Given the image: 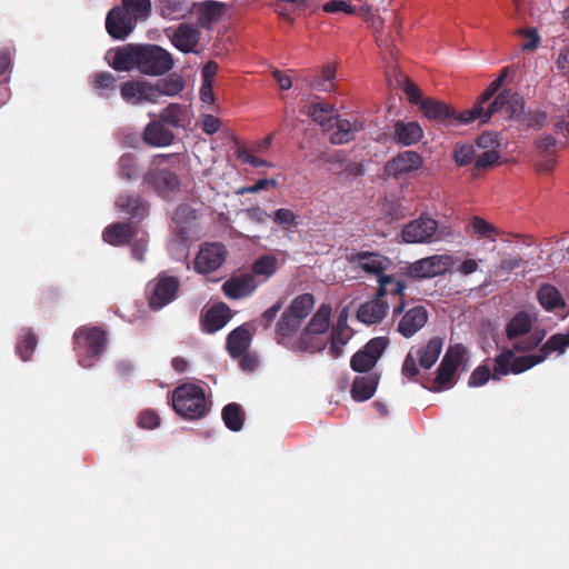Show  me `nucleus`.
Wrapping results in <instances>:
<instances>
[{
    "label": "nucleus",
    "mask_w": 569,
    "mask_h": 569,
    "mask_svg": "<svg viewBox=\"0 0 569 569\" xmlns=\"http://www.w3.org/2000/svg\"><path fill=\"white\" fill-rule=\"evenodd\" d=\"M538 317L527 310L517 311L505 326L506 338L515 351L526 353L536 350L546 338L543 328L535 327Z\"/></svg>",
    "instance_id": "obj_1"
},
{
    "label": "nucleus",
    "mask_w": 569,
    "mask_h": 569,
    "mask_svg": "<svg viewBox=\"0 0 569 569\" xmlns=\"http://www.w3.org/2000/svg\"><path fill=\"white\" fill-rule=\"evenodd\" d=\"M171 403L174 412L186 420L204 418L211 408L202 387L194 383H182L171 393Z\"/></svg>",
    "instance_id": "obj_2"
},
{
    "label": "nucleus",
    "mask_w": 569,
    "mask_h": 569,
    "mask_svg": "<svg viewBox=\"0 0 569 569\" xmlns=\"http://www.w3.org/2000/svg\"><path fill=\"white\" fill-rule=\"evenodd\" d=\"M178 157L176 154H158L154 157L152 168L143 179L160 197L168 198L169 194L179 189L180 181L173 170Z\"/></svg>",
    "instance_id": "obj_3"
},
{
    "label": "nucleus",
    "mask_w": 569,
    "mask_h": 569,
    "mask_svg": "<svg viewBox=\"0 0 569 569\" xmlns=\"http://www.w3.org/2000/svg\"><path fill=\"white\" fill-rule=\"evenodd\" d=\"M74 349L78 351L79 365L91 368L104 351L107 332L99 327H80L73 335Z\"/></svg>",
    "instance_id": "obj_4"
},
{
    "label": "nucleus",
    "mask_w": 569,
    "mask_h": 569,
    "mask_svg": "<svg viewBox=\"0 0 569 569\" xmlns=\"http://www.w3.org/2000/svg\"><path fill=\"white\" fill-rule=\"evenodd\" d=\"M515 350L511 348L503 349L495 357V365L492 369V379L500 380L509 373L520 375L535 366L541 363V358L538 353L515 356Z\"/></svg>",
    "instance_id": "obj_5"
},
{
    "label": "nucleus",
    "mask_w": 569,
    "mask_h": 569,
    "mask_svg": "<svg viewBox=\"0 0 569 569\" xmlns=\"http://www.w3.org/2000/svg\"><path fill=\"white\" fill-rule=\"evenodd\" d=\"M138 70L148 76H162L173 67L170 52L157 44L139 46Z\"/></svg>",
    "instance_id": "obj_6"
},
{
    "label": "nucleus",
    "mask_w": 569,
    "mask_h": 569,
    "mask_svg": "<svg viewBox=\"0 0 569 569\" xmlns=\"http://www.w3.org/2000/svg\"><path fill=\"white\" fill-rule=\"evenodd\" d=\"M401 237L407 243H431L441 240L445 232L437 220L421 216L402 228Z\"/></svg>",
    "instance_id": "obj_7"
},
{
    "label": "nucleus",
    "mask_w": 569,
    "mask_h": 569,
    "mask_svg": "<svg viewBox=\"0 0 569 569\" xmlns=\"http://www.w3.org/2000/svg\"><path fill=\"white\" fill-rule=\"evenodd\" d=\"M180 281L177 277L160 273L148 284L149 307L157 311L172 302L179 291Z\"/></svg>",
    "instance_id": "obj_8"
},
{
    "label": "nucleus",
    "mask_w": 569,
    "mask_h": 569,
    "mask_svg": "<svg viewBox=\"0 0 569 569\" xmlns=\"http://www.w3.org/2000/svg\"><path fill=\"white\" fill-rule=\"evenodd\" d=\"M388 343L387 337H376L369 340L363 348L351 357V369L356 372L371 373L370 370L376 366Z\"/></svg>",
    "instance_id": "obj_9"
},
{
    "label": "nucleus",
    "mask_w": 569,
    "mask_h": 569,
    "mask_svg": "<svg viewBox=\"0 0 569 569\" xmlns=\"http://www.w3.org/2000/svg\"><path fill=\"white\" fill-rule=\"evenodd\" d=\"M452 263L450 256L435 254L410 263L407 267V274L413 279L435 278L445 274Z\"/></svg>",
    "instance_id": "obj_10"
},
{
    "label": "nucleus",
    "mask_w": 569,
    "mask_h": 569,
    "mask_svg": "<svg viewBox=\"0 0 569 569\" xmlns=\"http://www.w3.org/2000/svg\"><path fill=\"white\" fill-rule=\"evenodd\" d=\"M378 290L376 295L378 298L386 300L388 296L397 299V303L393 305L392 316H400L407 302L405 301L407 286L402 280L397 279L393 274H383L378 279Z\"/></svg>",
    "instance_id": "obj_11"
},
{
    "label": "nucleus",
    "mask_w": 569,
    "mask_h": 569,
    "mask_svg": "<svg viewBox=\"0 0 569 569\" xmlns=\"http://www.w3.org/2000/svg\"><path fill=\"white\" fill-rule=\"evenodd\" d=\"M137 19L122 7L112 8L106 18V29L110 37L126 39L134 29Z\"/></svg>",
    "instance_id": "obj_12"
},
{
    "label": "nucleus",
    "mask_w": 569,
    "mask_h": 569,
    "mask_svg": "<svg viewBox=\"0 0 569 569\" xmlns=\"http://www.w3.org/2000/svg\"><path fill=\"white\" fill-rule=\"evenodd\" d=\"M422 157L418 152L407 150L398 153L396 157L387 161L385 164V172L389 177L400 179L419 170L422 167Z\"/></svg>",
    "instance_id": "obj_13"
},
{
    "label": "nucleus",
    "mask_w": 569,
    "mask_h": 569,
    "mask_svg": "<svg viewBox=\"0 0 569 569\" xmlns=\"http://www.w3.org/2000/svg\"><path fill=\"white\" fill-rule=\"evenodd\" d=\"M226 254L227 251L222 243L203 244L194 259L196 270L202 274L217 270L224 262Z\"/></svg>",
    "instance_id": "obj_14"
},
{
    "label": "nucleus",
    "mask_w": 569,
    "mask_h": 569,
    "mask_svg": "<svg viewBox=\"0 0 569 569\" xmlns=\"http://www.w3.org/2000/svg\"><path fill=\"white\" fill-rule=\"evenodd\" d=\"M429 318L428 310L420 305L405 307L401 319L398 322L397 331L405 338H411L425 327Z\"/></svg>",
    "instance_id": "obj_15"
},
{
    "label": "nucleus",
    "mask_w": 569,
    "mask_h": 569,
    "mask_svg": "<svg viewBox=\"0 0 569 569\" xmlns=\"http://www.w3.org/2000/svg\"><path fill=\"white\" fill-rule=\"evenodd\" d=\"M348 261L352 264H357L366 273L377 276L385 274V271L390 264V260L379 252L370 251H356L348 256Z\"/></svg>",
    "instance_id": "obj_16"
},
{
    "label": "nucleus",
    "mask_w": 569,
    "mask_h": 569,
    "mask_svg": "<svg viewBox=\"0 0 569 569\" xmlns=\"http://www.w3.org/2000/svg\"><path fill=\"white\" fill-rule=\"evenodd\" d=\"M258 287L256 278L251 273H241L226 280L222 292L229 299L239 300L251 296Z\"/></svg>",
    "instance_id": "obj_17"
},
{
    "label": "nucleus",
    "mask_w": 569,
    "mask_h": 569,
    "mask_svg": "<svg viewBox=\"0 0 569 569\" xmlns=\"http://www.w3.org/2000/svg\"><path fill=\"white\" fill-rule=\"evenodd\" d=\"M122 99L131 104L156 103L152 83L148 81H126L120 86Z\"/></svg>",
    "instance_id": "obj_18"
},
{
    "label": "nucleus",
    "mask_w": 569,
    "mask_h": 569,
    "mask_svg": "<svg viewBox=\"0 0 569 569\" xmlns=\"http://www.w3.org/2000/svg\"><path fill=\"white\" fill-rule=\"evenodd\" d=\"M419 109L425 117L439 123H462L460 121V113L457 116L450 106L436 99L426 98L425 100H421Z\"/></svg>",
    "instance_id": "obj_19"
},
{
    "label": "nucleus",
    "mask_w": 569,
    "mask_h": 569,
    "mask_svg": "<svg viewBox=\"0 0 569 569\" xmlns=\"http://www.w3.org/2000/svg\"><path fill=\"white\" fill-rule=\"evenodd\" d=\"M508 71H509L508 67L503 68L501 70L500 76L496 80H493L487 87V89L481 93V96L479 97V99L477 100L475 106L471 109L466 110V111L460 113V121L461 122H465V124H468V123H471L475 120H477L479 114H481L482 111H483V104L488 103L497 94V92L501 88V86H502V83H503V81H505V79H506V77L508 74Z\"/></svg>",
    "instance_id": "obj_20"
},
{
    "label": "nucleus",
    "mask_w": 569,
    "mask_h": 569,
    "mask_svg": "<svg viewBox=\"0 0 569 569\" xmlns=\"http://www.w3.org/2000/svg\"><path fill=\"white\" fill-rule=\"evenodd\" d=\"M117 209L130 217L133 226L141 222L148 214L149 206L143 198L140 196L121 193L116 200Z\"/></svg>",
    "instance_id": "obj_21"
},
{
    "label": "nucleus",
    "mask_w": 569,
    "mask_h": 569,
    "mask_svg": "<svg viewBox=\"0 0 569 569\" xmlns=\"http://www.w3.org/2000/svg\"><path fill=\"white\" fill-rule=\"evenodd\" d=\"M388 310L389 303L375 295L358 308L357 319L368 326L378 325L383 320Z\"/></svg>",
    "instance_id": "obj_22"
},
{
    "label": "nucleus",
    "mask_w": 569,
    "mask_h": 569,
    "mask_svg": "<svg viewBox=\"0 0 569 569\" xmlns=\"http://www.w3.org/2000/svg\"><path fill=\"white\" fill-rule=\"evenodd\" d=\"M137 234L133 222H117L109 224L102 233L103 240L116 247L128 244Z\"/></svg>",
    "instance_id": "obj_23"
},
{
    "label": "nucleus",
    "mask_w": 569,
    "mask_h": 569,
    "mask_svg": "<svg viewBox=\"0 0 569 569\" xmlns=\"http://www.w3.org/2000/svg\"><path fill=\"white\" fill-rule=\"evenodd\" d=\"M301 323L302 321L284 310L276 326L274 339L277 342L290 348L292 342H295L293 337L300 329Z\"/></svg>",
    "instance_id": "obj_24"
},
{
    "label": "nucleus",
    "mask_w": 569,
    "mask_h": 569,
    "mask_svg": "<svg viewBox=\"0 0 569 569\" xmlns=\"http://www.w3.org/2000/svg\"><path fill=\"white\" fill-rule=\"evenodd\" d=\"M142 139L147 144L152 147H167L172 143L174 134L159 120L151 121L147 124L143 130Z\"/></svg>",
    "instance_id": "obj_25"
},
{
    "label": "nucleus",
    "mask_w": 569,
    "mask_h": 569,
    "mask_svg": "<svg viewBox=\"0 0 569 569\" xmlns=\"http://www.w3.org/2000/svg\"><path fill=\"white\" fill-rule=\"evenodd\" d=\"M196 220L197 211L192 207L186 203L178 206L174 211L172 222L173 229L182 240L189 238Z\"/></svg>",
    "instance_id": "obj_26"
},
{
    "label": "nucleus",
    "mask_w": 569,
    "mask_h": 569,
    "mask_svg": "<svg viewBox=\"0 0 569 569\" xmlns=\"http://www.w3.org/2000/svg\"><path fill=\"white\" fill-rule=\"evenodd\" d=\"M350 338L351 333L347 323V316L341 313L330 333L329 355L335 359L339 358L342 355L343 346Z\"/></svg>",
    "instance_id": "obj_27"
},
{
    "label": "nucleus",
    "mask_w": 569,
    "mask_h": 569,
    "mask_svg": "<svg viewBox=\"0 0 569 569\" xmlns=\"http://www.w3.org/2000/svg\"><path fill=\"white\" fill-rule=\"evenodd\" d=\"M198 23L202 28H210L226 12V3L216 0H206L196 3Z\"/></svg>",
    "instance_id": "obj_28"
},
{
    "label": "nucleus",
    "mask_w": 569,
    "mask_h": 569,
    "mask_svg": "<svg viewBox=\"0 0 569 569\" xmlns=\"http://www.w3.org/2000/svg\"><path fill=\"white\" fill-rule=\"evenodd\" d=\"M250 343V331L246 326H240L228 335L226 348L232 358H239L248 351Z\"/></svg>",
    "instance_id": "obj_29"
},
{
    "label": "nucleus",
    "mask_w": 569,
    "mask_h": 569,
    "mask_svg": "<svg viewBox=\"0 0 569 569\" xmlns=\"http://www.w3.org/2000/svg\"><path fill=\"white\" fill-rule=\"evenodd\" d=\"M231 318L230 308L220 302L209 308L203 318V328L207 332L213 333L222 329Z\"/></svg>",
    "instance_id": "obj_30"
},
{
    "label": "nucleus",
    "mask_w": 569,
    "mask_h": 569,
    "mask_svg": "<svg viewBox=\"0 0 569 569\" xmlns=\"http://www.w3.org/2000/svg\"><path fill=\"white\" fill-rule=\"evenodd\" d=\"M378 373H368L355 378L351 387V397L356 401L369 400L376 392L379 382Z\"/></svg>",
    "instance_id": "obj_31"
},
{
    "label": "nucleus",
    "mask_w": 569,
    "mask_h": 569,
    "mask_svg": "<svg viewBox=\"0 0 569 569\" xmlns=\"http://www.w3.org/2000/svg\"><path fill=\"white\" fill-rule=\"evenodd\" d=\"M140 44H127L119 48L110 62V66L117 71H130L134 68L138 69Z\"/></svg>",
    "instance_id": "obj_32"
},
{
    "label": "nucleus",
    "mask_w": 569,
    "mask_h": 569,
    "mask_svg": "<svg viewBox=\"0 0 569 569\" xmlns=\"http://www.w3.org/2000/svg\"><path fill=\"white\" fill-rule=\"evenodd\" d=\"M172 44L180 51L192 52L199 42V32L196 28L182 23L171 37Z\"/></svg>",
    "instance_id": "obj_33"
},
{
    "label": "nucleus",
    "mask_w": 569,
    "mask_h": 569,
    "mask_svg": "<svg viewBox=\"0 0 569 569\" xmlns=\"http://www.w3.org/2000/svg\"><path fill=\"white\" fill-rule=\"evenodd\" d=\"M393 141L403 146H411L422 138V129L417 122L397 121L393 127Z\"/></svg>",
    "instance_id": "obj_34"
},
{
    "label": "nucleus",
    "mask_w": 569,
    "mask_h": 569,
    "mask_svg": "<svg viewBox=\"0 0 569 569\" xmlns=\"http://www.w3.org/2000/svg\"><path fill=\"white\" fill-rule=\"evenodd\" d=\"M335 79H336V64L332 62H328L323 64L320 74H311L305 78V81L308 88L330 92L335 88Z\"/></svg>",
    "instance_id": "obj_35"
},
{
    "label": "nucleus",
    "mask_w": 569,
    "mask_h": 569,
    "mask_svg": "<svg viewBox=\"0 0 569 569\" xmlns=\"http://www.w3.org/2000/svg\"><path fill=\"white\" fill-rule=\"evenodd\" d=\"M328 345V337L321 335L311 333L303 330L299 339L292 342L289 349L298 352L317 353L326 349Z\"/></svg>",
    "instance_id": "obj_36"
},
{
    "label": "nucleus",
    "mask_w": 569,
    "mask_h": 569,
    "mask_svg": "<svg viewBox=\"0 0 569 569\" xmlns=\"http://www.w3.org/2000/svg\"><path fill=\"white\" fill-rule=\"evenodd\" d=\"M336 119V130L330 136V141L333 144H343L351 141L355 133L363 129V123L358 119L353 121L338 117Z\"/></svg>",
    "instance_id": "obj_37"
},
{
    "label": "nucleus",
    "mask_w": 569,
    "mask_h": 569,
    "mask_svg": "<svg viewBox=\"0 0 569 569\" xmlns=\"http://www.w3.org/2000/svg\"><path fill=\"white\" fill-rule=\"evenodd\" d=\"M443 347V340L440 337H432L426 346L416 351L419 365L425 369H430L439 359Z\"/></svg>",
    "instance_id": "obj_38"
},
{
    "label": "nucleus",
    "mask_w": 569,
    "mask_h": 569,
    "mask_svg": "<svg viewBox=\"0 0 569 569\" xmlns=\"http://www.w3.org/2000/svg\"><path fill=\"white\" fill-rule=\"evenodd\" d=\"M302 112L308 114L321 127H326L333 118H337L333 104L323 101H312L308 106H305Z\"/></svg>",
    "instance_id": "obj_39"
},
{
    "label": "nucleus",
    "mask_w": 569,
    "mask_h": 569,
    "mask_svg": "<svg viewBox=\"0 0 569 569\" xmlns=\"http://www.w3.org/2000/svg\"><path fill=\"white\" fill-rule=\"evenodd\" d=\"M537 299L540 306L547 311H553L566 306L560 291L550 283H545L538 289Z\"/></svg>",
    "instance_id": "obj_40"
},
{
    "label": "nucleus",
    "mask_w": 569,
    "mask_h": 569,
    "mask_svg": "<svg viewBox=\"0 0 569 569\" xmlns=\"http://www.w3.org/2000/svg\"><path fill=\"white\" fill-rule=\"evenodd\" d=\"M154 90V101L158 102L162 96H176L184 88V81L181 76L176 73L170 74L168 78L158 80L152 84Z\"/></svg>",
    "instance_id": "obj_41"
},
{
    "label": "nucleus",
    "mask_w": 569,
    "mask_h": 569,
    "mask_svg": "<svg viewBox=\"0 0 569 569\" xmlns=\"http://www.w3.org/2000/svg\"><path fill=\"white\" fill-rule=\"evenodd\" d=\"M196 3L189 0H161V16L166 19H181L192 12Z\"/></svg>",
    "instance_id": "obj_42"
},
{
    "label": "nucleus",
    "mask_w": 569,
    "mask_h": 569,
    "mask_svg": "<svg viewBox=\"0 0 569 569\" xmlns=\"http://www.w3.org/2000/svg\"><path fill=\"white\" fill-rule=\"evenodd\" d=\"M331 311L332 309L330 305L322 303L303 330L327 337V331L330 325Z\"/></svg>",
    "instance_id": "obj_43"
},
{
    "label": "nucleus",
    "mask_w": 569,
    "mask_h": 569,
    "mask_svg": "<svg viewBox=\"0 0 569 569\" xmlns=\"http://www.w3.org/2000/svg\"><path fill=\"white\" fill-rule=\"evenodd\" d=\"M456 371L457 370L452 368V365L446 363L443 360H441L437 369V377L433 379L432 385L430 387H425L433 392H439L441 390L449 389L455 385Z\"/></svg>",
    "instance_id": "obj_44"
},
{
    "label": "nucleus",
    "mask_w": 569,
    "mask_h": 569,
    "mask_svg": "<svg viewBox=\"0 0 569 569\" xmlns=\"http://www.w3.org/2000/svg\"><path fill=\"white\" fill-rule=\"evenodd\" d=\"M91 87L98 96L109 98L116 91L117 79L111 72H97L91 78Z\"/></svg>",
    "instance_id": "obj_45"
},
{
    "label": "nucleus",
    "mask_w": 569,
    "mask_h": 569,
    "mask_svg": "<svg viewBox=\"0 0 569 569\" xmlns=\"http://www.w3.org/2000/svg\"><path fill=\"white\" fill-rule=\"evenodd\" d=\"M226 427L231 431H240L244 422V411L237 402L226 405L221 412Z\"/></svg>",
    "instance_id": "obj_46"
},
{
    "label": "nucleus",
    "mask_w": 569,
    "mask_h": 569,
    "mask_svg": "<svg viewBox=\"0 0 569 569\" xmlns=\"http://www.w3.org/2000/svg\"><path fill=\"white\" fill-rule=\"evenodd\" d=\"M315 307V297L311 293H302L296 297L286 311L300 321L303 320L310 315Z\"/></svg>",
    "instance_id": "obj_47"
},
{
    "label": "nucleus",
    "mask_w": 569,
    "mask_h": 569,
    "mask_svg": "<svg viewBox=\"0 0 569 569\" xmlns=\"http://www.w3.org/2000/svg\"><path fill=\"white\" fill-rule=\"evenodd\" d=\"M539 347L537 353L541 358V362H543L552 352L563 353L569 347V340L566 335L555 333L545 343H540Z\"/></svg>",
    "instance_id": "obj_48"
},
{
    "label": "nucleus",
    "mask_w": 569,
    "mask_h": 569,
    "mask_svg": "<svg viewBox=\"0 0 569 569\" xmlns=\"http://www.w3.org/2000/svg\"><path fill=\"white\" fill-rule=\"evenodd\" d=\"M503 111L509 119H520L525 112V100L522 96L511 89L505 90Z\"/></svg>",
    "instance_id": "obj_49"
},
{
    "label": "nucleus",
    "mask_w": 569,
    "mask_h": 569,
    "mask_svg": "<svg viewBox=\"0 0 569 569\" xmlns=\"http://www.w3.org/2000/svg\"><path fill=\"white\" fill-rule=\"evenodd\" d=\"M186 111L187 110L184 106L179 103H170L160 112L159 119L163 123L179 128L183 126Z\"/></svg>",
    "instance_id": "obj_50"
},
{
    "label": "nucleus",
    "mask_w": 569,
    "mask_h": 569,
    "mask_svg": "<svg viewBox=\"0 0 569 569\" xmlns=\"http://www.w3.org/2000/svg\"><path fill=\"white\" fill-rule=\"evenodd\" d=\"M278 269V259L272 254H263L259 257L252 264V274L262 276L269 279Z\"/></svg>",
    "instance_id": "obj_51"
},
{
    "label": "nucleus",
    "mask_w": 569,
    "mask_h": 569,
    "mask_svg": "<svg viewBox=\"0 0 569 569\" xmlns=\"http://www.w3.org/2000/svg\"><path fill=\"white\" fill-rule=\"evenodd\" d=\"M38 343L36 333L31 329H24L17 345V353L23 361H28Z\"/></svg>",
    "instance_id": "obj_52"
},
{
    "label": "nucleus",
    "mask_w": 569,
    "mask_h": 569,
    "mask_svg": "<svg viewBox=\"0 0 569 569\" xmlns=\"http://www.w3.org/2000/svg\"><path fill=\"white\" fill-rule=\"evenodd\" d=\"M470 228L473 234L478 236L479 238H487L491 241H495L496 237L499 234V231L492 223H489L479 216L471 217Z\"/></svg>",
    "instance_id": "obj_53"
},
{
    "label": "nucleus",
    "mask_w": 569,
    "mask_h": 569,
    "mask_svg": "<svg viewBox=\"0 0 569 569\" xmlns=\"http://www.w3.org/2000/svg\"><path fill=\"white\" fill-rule=\"evenodd\" d=\"M272 220L284 230H291V228H296L298 226V216L287 208L277 209L272 214Z\"/></svg>",
    "instance_id": "obj_54"
},
{
    "label": "nucleus",
    "mask_w": 569,
    "mask_h": 569,
    "mask_svg": "<svg viewBox=\"0 0 569 569\" xmlns=\"http://www.w3.org/2000/svg\"><path fill=\"white\" fill-rule=\"evenodd\" d=\"M452 157L457 166H468L475 160V148L469 143H457Z\"/></svg>",
    "instance_id": "obj_55"
},
{
    "label": "nucleus",
    "mask_w": 569,
    "mask_h": 569,
    "mask_svg": "<svg viewBox=\"0 0 569 569\" xmlns=\"http://www.w3.org/2000/svg\"><path fill=\"white\" fill-rule=\"evenodd\" d=\"M122 8L136 19L144 18L151 12V0H122Z\"/></svg>",
    "instance_id": "obj_56"
},
{
    "label": "nucleus",
    "mask_w": 569,
    "mask_h": 569,
    "mask_svg": "<svg viewBox=\"0 0 569 569\" xmlns=\"http://www.w3.org/2000/svg\"><path fill=\"white\" fill-rule=\"evenodd\" d=\"M467 348L461 343H457L449 347L442 360L446 363L452 365V368L457 370L458 367L467 359Z\"/></svg>",
    "instance_id": "obj_57"
},
{
    "label": "nucleus",
    "mask_w": 569,
    "mask_h": 569,
    "mask_svg": "<svg viewBox=\"0 0 569 569\" xmlns=\"http://www.w3.org/2000/svg\"><path fill=\"white\" fill-rule=\"evenodd\" d=\"M119 172L126 180H132L138 176L137 160L133 154L126 153L119 159Z\"/></svg>",
    "instance_id": "obj_58"
},
{
    "label": "nucleus",
    "mask_w": 569,
    "mask_h": 569,
    "mask_svg": "<svg viewBox=\"0 0 569 569\" xmlns=\"http://www.w3.org/2000/svg\"><path fill=\"white\" fill-rule=\"evenodd\" d=\"M503 99H506L505 90L497 94L492 101L483 104V111L479 114L477 120L479 119L481 123H486L495 113L502 111Z\"/></svg>",
    "instance_id": "obj_59"
},
{
    "label": "nucleus",
    "mask_w": 569,
    "mask_h": 569,
    "mask_svg": "<svg viewBox=\"0 0 569 569\" xmlns=\"http://www.w3.org/2000/svg\"><path fill=\"white\" fill-rule=\"evenodd\" d=\"M500 153L498 150H487L480 153L475 161L473 170H486L498 163Z\"/></svg>",
    "instance_id": "obj_60"
},
{
    "label": "nucleus",
    "mask_w": 569,
    "mask_h": 569,
    "mask_svg": "<svg viewBox=\"0 0 569 569\" xmlns=\"http://www.w3.org/2000/svg\"><path fill=\"white\" fill-rule=\"evenodd\" d=\"M492 378V372L487 365H481L477 367L469 377L468 386L469 387H481L488 382V380Z\"/></svg>",
    "instance_id": "obj_61"
},
{
    "label": "nucleus",
    "mask_w": 569,
    "mask_h": 569,
    "mask_svg": "<svg viewBox=\"0 0 569 569\" xmlns=\"http://www.w3.org/2000/svg\"><path fill=\"white\" fill-rule=\"evenodd\" d=\"M556 144L557 140L551 134H543L536 142V147L541 157L555 156Z\"/></svg>",
    "instance_id": "obj_62"
},
{
    "label": "nucleus",
    "mask_w": 569,
    "mask_h": 569,
    "mask_svg": "<svg viewBox=\"0 0 569 569\" xmlns=\"http://www.w3.org/2000/svg\"><path fill=\"white\" fill-rule=\"evenodd\" d=\"M476 143L481 149L497 150L500 147L499 134L496 132H482L478 136Z\"/></svg>",
    "instance_id": "obj_63"
},
{
    "label": "nucleus",
    "mask_w": 569,
    "mask_h": 569,
    "mask_svg": "<svg viewBox=\"0 0 569 569\" xmlns=\"http://www.w3.org/2000/svg\"><path fill=\"white\" fill-rule=\"evenodd\" d=\"M160 418L154 410L146 409L138 417V425L142 429H154L159 426Z\"/></svg>",
    "instance_id": "obj_64"
}]
</instances>
